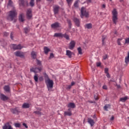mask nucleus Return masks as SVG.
Listing matches in <instances>:
<instances>
[{"label": "nucleus", "instance_id": "obj_1", "mask_svg": "<svg viewBox=\"0 0 129 129\" xmlns=\"http://www.w3.org/2000/svg\"><path fill=\"white\" fill-rule=\"evenodd\" d=\"M9 17L10 18L11 21L14 20V23H16V22H17V11L14 10L9 12Z\"/></svg>", "mask_w": 129, "mask_h": 129}, {"label": "nucleus", "instance_id": "obj_2", "mask_svg": "<svg viewBox=\"0 0 129 129\" xmlns=\"http://www.w3.org/2000/svg\"><path fill=\"white\" fill-rule=\"evenodd\" d=\"M37 62L38 65H39V66L40 67L38 68H32L30 69L31 72H34V73H38V72H41V71H42V63H41V61L39 60H37Z\"/></svg>", "mask_w": 129, "mask_h": 129}, {"label": "nucleus", "instance_id": "obj_3", "mask_svg": "<svg viewBox=\"0 0 129 129\" xmlns=\"http://www.w3.org/2000/svg\"><path fill=\"white\" fill-rule=\"evenodd\" d=\"M112 21L115 25H116V23H117V11H116V9H114L113 10L112 12Z\"/></svg>", "mask_w": 129, "mask_h": 129}, {"label": "nucleus", "instance_id": "obj_4", "mask_svg": "<svg viewBox=\"0 0 129 129\" xmlns=\"http://www.w3.org/2000/svg\"><path fill=\"white\" fill-rule=\"evenodd\" d=\"M45 83L47 85L48 91H50V88H53V85H54V82H53V80L48 79L45 81Z\"/></svg>", "mask_w": 129, "mask_h": 129}, {"label": "nucleus", "instance_id": "obj_5", "mask_svg": "<svg viewBox=\"0 0 129 129\" xmlns=\"http://www.w3.org/2000/svg\"><path fill=\"white\" fill-rule=\"evenodd\" d=\"M81 18H83V17H86V18H88L89 17V13L88 12H86V9H85V8L82 7L81 9Z\"/></svg>", "mask_w": 129, "mask_h": 129}, {"label": "nucleus", "instance_id": "obj_6", "mask_svg": "<svg viewBox=\"0 0 129 129\" xmlns=\"http://www.w3.org/2000/svg\"><path fill=\"white\" fill-rule=\"evenodd\" d=\"M3 129H13V127H12V125L10 124V122H7L3 126Z\"/></svg>", "mask_w": 129, "mask_h": 129}, {"label": "nucleus", "instance_id": "obj_7", "mask_svg": "<svg viewBox=\"0 0 129 129\" xmlns=\"http://www.w3.org/2000/svg\"><path fill=\"white\" fill-rule=\"evenodd\" d=\"M76 44V42H75V41L72 40L71 42L70 43L69 48L70 50H72L75 47V45Z\"/></svg>", "mask_w": 129, "mask_h": 129}, {"label": "nucleus", "instance_id": "obj_8", "mask_svg": "<svg viewBox=\"0 0 129 129\" xmlns=\"http://www.w3.org/2000/svg\"><path fill=\"white\" fill-rule=\"evenodd\" d=\"M13 50H20L22 49L21 44L17 45L16 44H12L11 45Z\"/></svg>", "mask_w": 129, "mask_h": 129}, {"label": "nucleus", "instance_id": "obj_9", "mask_svg": "<svg viewBox=\"0 0 129 129\" xmlns=\"http://www.w3.org/2000/svg\"><path fill=\"white\" fill-rule=\"evenodd\" d=\"M26 16L27 17V19H32V10L28 9L27 12Z\"/></svg>", "mask_w": 129, "mask_h": 129}, {"label": "nucleus", "instance_id": "obj_10", "mask_svg": "<svg viewBox=\"0 0 129 129\" xmlns=\"http://www.w3.org/2000/svg\"><path fill=\"white\" fill-rule=\"evenodd\" d=\"M0 98L2 100H3V101L9 100V97L3 94L0 95Z\"/></svg>", "mask_w": 129, "mask_h": 129}, {"label": "nucleus", "instance_id": "obj_11", "mask_svg": "<svg viewBox=\"0 0 129 129\" xmlns=\"http://www.w3.org/2000/svg\"><path fill=\"white\" fill-rule=\"evenodd\" d=\"M51 27L52 29H56V28H59V27H60V24L58 22H55L51 24Z\"/></svg>", "mask_w": 129, "mask_h": 129}, {"label": "nucleus", "instance_id": "obj_12", "mask_svg": "<svg viewBox=\"0 0 129 129\" xmlns=\"http://www.w3.org/2000/svg\"><path fill=\"white\" fill-rule=\"evenodd\" d=\"M53 12L54 13V15L58 14V12H59V6L55 5L53 7Z\"/></svg>", "mask_w": 129, "mask_h": 129}, {"label": "nucleus", "instance_id": "obj_13", "mask_svg": "<svg viewBox=\"0 0 129 129\" xmlns=\"http://www.w3.org/2000/svg\"><path fill=\"white\" fill-rule=\"evenodd\" d=\"M16 56L18 57H24V53L21 51H17L15 53Z\"/></svg>", "mask_w": 129, "mask_h": 129}, {"label": "nucleus", "instance_id": "obj_14", "mask_svg": "<svg viewBox=\"0 0 129 129\" xmlns=\"http://www.w3.org/2000/svg\"><path fill=\"white\" fill-rule=\"evenodd\" d=\"M73 54V52H71V51L69 50H67L66 51V55L67 56H68L69 58H72Z\"/></svg>", "mask_w": 129, "mask_h": 129}, {"label": "nucleus", "instance_id": "obj_15", "mask_svg": "<svg viewBox=\"0 0 129 129\" xmlns=\"http://www.w3.org/2000/svg\"><path fill=\"white\" fill-rule=\"evenodd\" d=\"M88 122L90 123L91 126H93V125H94V120L90 118L88 119Z\"/></svg>", "mask_w": 129, "mask_h": 129}, {"label": "nucleus", "instance_id": "obj_16", "mask_svg": "<svg viewBox=\"0 0 129 129\" xmlns=\"http://www.w3.org/2000/svg\"><path fill=\"white\" fill-rule=\"evenodd\" d=\"M68 107L70 108H75V104H74V103H69L68 105Z\"/></svg>", "mask_w": 129, "mask_h": 129}, {"label": "nucleus", "instance_id": "obj_17", "mask_svg": "<svg viewBox=\"0 0 129 129\" xmlns=\"http://www.w3.org/2000/svg\"><path fill=\"white\" fill-rule=\"evenodd\" d=\"M24 14H20L19 16L20 22H24V21H25V19H24Z\"/></svg>", "mask_w": 129, "mask_h": 129}, {"label": "nucleus", "instance_id": "obj_18", "mask_svg": "<svg viewBox=\"0 0 129 129\" xmlns=\"http://www.w3.org/2000/svg\"><path fill=\"white\" fill-rule=\"evenodd\" d=\"M54 37H59L60 38H63V34L61 33H55Z\"/></svg>", "mask_w": 129, "mask_h": 129}, {"label": "nucleus", "instance_id": "obj_19", "mask_svg": "<svg viewBox=\"0 0 129 129\" xmlns=\"http://www.w3.org/2000/svg\"><path fill=\"white\" fill-rule=\"evenodd\" d=\"M44 51L45 54H47L48 52H50V49L48 47L45 46L44 47Z\"/></svg>", "mask_w": 129, "mask_h": 129}, {"label": "nucleus", "instance_id": "obj_20", "mask_svg": "<svg viewBox=\"0 0 129 129\" xmlns=\"http://www.w3.org/2000/svg\"><path fill=\"white\" fill-rule=\"evenodd\" d=\"M22 107L23 108H29V107H30V104L29 103H25L23 104Z\"/></svg>", "mask_w": 129, "mask_h": 129}, {"label": "nucleus", "instance_id": "obj_21", "mask_svg": "<svg viewBox=\"0 0 129 129\" xmlns=\"http://www.w3.org/2000/svg\"><path fill=\"white\" fill-rule=\"evenodd\" d=\"M5 91H6V92H10V86H5L4 88Z\"/></svg>", "mask_w": 129, "mask_h": 129}, {"label": "nucleus", "instance_id": "obj_22", "mask_svg": "<svg viewBox=\"0 0 129 129\" xmlns=\"http://www.w3.org/2000/svg\"><path fill=\"white\" fill-rule=\"evenodd\" d=\"M74 21L75 23H76V24L77 25V26H78V27H79V24H80V22L79 21V19L77 18H75Z\"/></svg>", "mask_w": 129, "mask_h": 129}, {"label": "nucleus", "instance_id": "obj_23", "mask_svg": "<svg viewBox=\"0 0 129 129\" xmlns=\"http://www.w3.org/2000/svg\"><path fill=\"white\" fill-rule=\"evenodd\" d=\"M127 99H128V98L127 96H126V97L120 98V101L124 102V101H125L126 100H127Z\"/></svg>", "mask_w": 129, "mask_h": 129}, {"label": "nucleus", "instance_id": "obj_24", "mask_svg": "<svg viewBox=\"0 0 129 129\" xmlns=\"http://www.w3.org/2000/svg\"><path fill=\"white\" fill-rule=\"evenodd\" d=\"M31 56L33 59H36V57L37 56V53L36 52L32 51L31 52Z\"/></svg>", "mask_w": 129, "mask_h": 129}, {"label": "nucleus", "instance_id": "obj_25", "mask_svg": "<svg viewBox=\"0 0 129 129\" xmlns=\"http://www.w3.org/2000/svg\"><path fill=\"white\" fill-rule=\"evenodd\" d=\"M64 116L69 115V116H71V115H72V113L71 112V111H70V112H66V111H65L64 112Z\"/></svg>", "mask_w": 129, "mask_h": 129}, {"label": "nucleus", "instance_id": "obj_26", "mask_svg": "<svg viewBox=\"0 0 129 129\" xmlns=\"http://www.w3.org/2000/svg\"><path fill=\"white\" fill-rule=\"evenodd\" d=\"M19 5L20 6H25V1L24 0H19Z\"/></svg>", "mask_w": 129, "mask_h": 129}, {"label": "nucleus", "instance_id": "obj_27", "mask_svg": "<svg viewBox=\"0 0 129 129\" xmlns=\"http://www.w3.org/2000/svg\"><path fill=\"white\" fill-rule=\"evenodd\" d=\"M85 28H87V29H91L92 28V25L90 23L86 24Z\"/></svg>", "mask_w": 129, "mask_h": 129}, {"label": "nucleus", "instance_id": "obj_28", "mask_svg": "<svg viewBox=\"0 0 129 129\" xmlns=\"http://www.w3.org/2000/svg\"><path fill=\"white\" fill-rule=\"evenodd\" d=\"M122 41V38H118L117 41V43L119 46H121V43L120 42Z\"/></svg>", "mask_w": 129, "mask_h": 129}, {"label": "nucleus", "instance_id": "obj_29", "mask_svg": "<svg viewBox=\"0 0 129 129\" xmlns=\"http://www.w3.org/2000/svg\"><path fill=\"white\" fill-rule=\"evenodd\" d=\"M63 37L67 40H69V35H68L67 33L63 34Z\"/></svg>", "mask_w": 129, "mask_h": 129}, {"label": "nucleus", "instance_id": "obj_30", "mask_svg": "<svg viewBox=\"0 0 129 129\" xmlns=\"http://www.w3.org/2000/svg\"><path fill=\"white\" fill-rule=\"evenodd\" d=\"M78 51L80 55H82V49H81V47L78 48Z\"/></svg>", "mask_w": 129, "mask_h": 129}, {"label": "nucleus", "instance_id": "obj_31", "mask_svg": "<svg viewBox=\"0 0 129 129\" xmlns=\"http://www.w3.org/2000/svg\"><path fill=\"white\" fill-rule=\"evenodd\" d=\"M79 3V0H78V1H76L75 2V4L74 5V7L75 8H78V3Z\"/></svg>", "mask_w": 129, "mask_h": 129}, {"label": "nucleus", "instance_id": "obj_32", "mask_svg": "<svg viewBox=\"0 0 129 129\" xmlns=\"http://www.w3.org/2000/svg\"><path fill=\"white\" fill-rule=\"evenodd\" d=\"M34 79L35 82H38V75L36 74L34 77Z\"/></svg>", "mask_w": 129, "mask_h": 129}, {"label": "nucleus", "instance_id": "obj_33", "mask_svg": "<svg viewBox=\"0 0 129 129\" xmlns=\"http://www.w3.org/2000/svg\"><path fill=\"white\" fill-rule=\"evenodd\" d=\"M11 111L13 113H18V109H17V108L11 109Z\"/></svg>", "mask_w": 129, "mask_h": 129}, {"label": "nucleus", "instance_id": "obj_34", "mask_svg": "<svg viewBox=\"0 0 129 129\" xmlns=\"http://www.w3.org/2000/svg\"><path fill=\"white\" fill-rule=\"evenodd\" d=\"M34 0H31L30 3V5L31 7H34V6L35 5V3H34Z\"/></svg>", "mask_w": 129, "mask_h": 129}, {"label": "nucleus", "instance_id": "obj_35", "mask_svg": "<svg viewBox=\"0 0 129 129\" xmlns=\"http://www.w3.org/2000/svg\"><path fill=\"white\" fill-rule=\"evenodd\" d=\"M67 2L69 6H71V4H72V2H73V0H67Z\"/></svg>", "mask_w": 129, "mask_h": 129}, {"label": "nucleus", "instance_id": "obj_36", "mask_svg": "<svg viewBox=\"0 0 129 129\" xmlns=\"http://www.w3.org/2000/svg\"><path fill=\"white\" fill-rule=\"evenodd\" d=\"M110 106V105H109V104L106 105L104 107V109H105V110H107V108L109 107Z\"/></svg>", "mask_w": 129, "mask_h": 129}, {"label": "nucleus", "instance_id": "obj_37", "mask_svg": "<svg viewBox=\"0 0 129 129\" xmlns=\"http://www.w3.org/2000/svg\"><path fill=\"white\" fill-rule=\"evenodd\" d=\"M105 38H106V37L103 36H102V42L103 45H104L105 44L104 40H105Z\"/></svg>", "mask_w": 129, "mask_h": 129}, {"label": "nucleus", "instance_id": "obj_38", "mask_svg": "<svg viewBox=\"0 0 129 129\" xmlns=\"http://www.w3.org/2000/svg\"><path fill=\"white\" fill-rule=\"evenodd\" d=\"M15 125L16 127H20V126H21V124H20L19 123H16L15 124Z\"/></svg>", "mask_w": 129, "mask_h": 129}, {"label": "nucleus", "instance_id": "obj_39", "mask_svg": "<svg viewBox=\"0 0 129 129\" xmlns=\"http://www.w3.org/2000/svg\"><path fill=\"white\" fill-rule=\"evenodd\" d=\"M125 44H129V38L125 39Z\"/></svg>", "mask_w": 129, "mask_h": 129}, {"label": "nucleus", "instance_id": "obj_40", "mask_svg": "<svg viewBox=\"0 0 129 129\" xmlns=\"http://www.w3.org/2000/svg\"><path fill=\"white\" fill-rule=\"evenodd\" d=\"M51 58H54V54L53 53H51L49 56V59H51Z\"/></svg>", "mask_w": 129, "mask_h": 129}, {"label": "nucleus", "instance_id": "obj_41", "mask_svg": "<svg viewBox=\"0 0 129 129\" xmlns=\"http://www.w3.org/2000/svg\"><path fill=\"white\" fill-rule=\"evenodd\" d=\"M24 32L25 34H27V33H29V29H28V28H25Z\"/></svg>", "mask_w": 129, "mask_h": 129}, {"label": "nucleus", "instance_id": "obj_42", "mask_svg": "<svg viewBox=\"0 0 129 129\" xmlns=\"http://www.w3.org/2000/svg\"><path fill=\"white\" fill-rule=\"evenodd\" d=\"M96 65L97 67H99L101 65V63L100 62H97Z\"/></svg>", "mask_w": 129, "mask_h": 129}, {"label": "nucleus", "instance_id": "obj_43", "mask_svg": "<svg viewBox=\"0 0 129 129\" xmlns=\"http://www.w3.org/2000/svg\"><path fill=\"white\" fill-rule=\"evenodd\" d=\"M39 81H43L44 80V79L43 78V77H40L39 78Z\"/></svg>", "mask_w": 129, "mask_h": 129}, {"label": "nucleus", "instance_id": "obj_44", "mask_svg": "<svg viewBox=\"0 0 129 129\" xmlns=\"http://www.w3.org/2000/svg\"><path fill=\"white\" fill-rule=\"evenodd\" d=\"M105 73H108V68H105L104 70Z\"/></svg>", "mask_w": 129, "mask_h": 129}, {"label": "nucleus", "instance_id": "obj_45", "mask_svg": "<svg viewBox=\"0 0 129 129\" xmlns=\"http://www.w3.org/2000/svg\"><path fill=\"white\" fill-rule=\"evenodd\" d=\"M23 125H24V126H25L26 128H28V125H27V124H26L25 123H23Z\"/></svg>", "mask_w": 129, "mask_h": 129}, {"label": "nucleus", "instance_id": "obj_46", "mask_svg": "<svg viewBox=\"0 0 129 129\" xmlns=\"http://www.w3.org/2000/svg\"><path fill=\"white\" fill-rule=\"evenodd\" d=\"M9 34L7 32H4V36L5 37H7V36H9Z\"/></svg>", "mask_w": 129, "mask_h": 129}, {"label": "nucleus", "instance_id": "obj_47", "mask_svg": "<svg viewBox=\"0 0 129 129\" xmlns=\"http://www.w3.org/2000/svg\"><path fill=\"white\" fill-rule=\"evenodd\" d=\"M103 89H105V90L107 89V86H106V85H104L103 86Z\"/></svg>", "mask_w": 129, "mask_h": 129}, {"label": "nucleus", "instance_id": "obj_48", "mask_svg": "<svg viewBox=\"0 0 129 129\" xmlns=\"http://www.w3.org/2000/svg\"><path fill=\"white\" fill-rule=\"evenodd\" d=\"M103 58L104 60L106 59V58H107V55L106 54L105 55H104V56L103 57Z\"/></svg>", "mask_w": 129, "mask_h": 129}, {"label": "nucleus", "instance_id": "obj_49", "mask_svg": "<svg viewBox=\"0 0 129 129\" xmlns=\"http://www.w3.org/2000/svg\"><path fill=\"white\" fill-rule=\"evenodd\" d=\"M68 23L69 26H71V21L70 20H68Z\"/></svg>", "mask_w": 129, "mask_h": 129}, {"label": "nucleus", "instance_id": "obj_50", "mask_svg": "<svg viewBox=\"0 0 129 129\" xmlns=\"http://www.w3.org/2000/svg\"><path fill=\"white\" fill-rule=\"evenodd\" d=\"M12 4H13V2H12V1L10 0L8 4L9 6L12 5Z\"/></svg>", "mask_w": 129, "mask_h": 129}, {"label": "nucleus", "instance_id": "obj_51", "mask_svg": "<svg viewBox=\"0 0 129 129\" xmlns=\"http://www.w3.org/2000/svg\"><path fill=\"white\" fill-rule=\"evenodd\" d=\"M34 113H36V114H41V112L39 111H35Z\"/></svg>", "mask_w": 129, "mask_h": 129}, {"label": "nucleus", "instance_id": "obj_52", "mask_svg": "<svg viewBox=\"0 0 129 129\" xmlns=\"http://www.w3.org/2000/svg\"><path fill=\"white\" fill-rule=\"evenodd\" d=\"M13 35H14V33H13V32H11V39H13Z\"/></svg>", "mask_w": 129, "mask_h": 129}, {"label": "nucleus", "instance_id": "obj_53", "mask_svg": "<svg viewBox=\"0 0 129 129\" xmlns=\"http://www.w3.org/2000/svg\"><path fill=\"white\" fill-rule=\"evenodd\" d=\"M106 74L108 78H109V77H110V76L109 75V74L108 73H106Z\"/></svg>", "mask_w": 129, "mask_h": 129}, {"label": "nucleus", "instance_id": "obj_54", "mask_svg": "<svg viewBox=\"0 0 129 129\" xmlns=\"http://www.w3.org/2000/svg\"><path fill=\"white\" fill-rule=\"evenodd\" d=\"M94 98L95 100H98V99H99L98 96H94Z\"/></svg>", "mask_w": 129, "mask_h": 129}, {"label": "nucleus", "instance_id": "obj_55", "mask_svg": "<svg viewBox=\"0 0 129 129\" xmlns=\"http://www.w3.org/2000/svg\"><path fill=\"white\" fill-rule=\"evenodd\" d=\"M105 7H106V6H105V4H103V5H102V9H105Z\"/></svg>", "mask_w": 129, "mask_h": 129}, {"label": "nucleus", "instance_id": "obj_56", "mask_svg": "<svg viewBox=\"0 0 129 129\" xmlns=\"http://www.w3.org/2000/svg\"><path fill=\"white\" fill-rule=\"evenodd\" d=\"M74 84H75V83L74 82H72L71 86H73V85H74Z\"/></svg>", "mask_w": 129, "mask_h": 129}, {"label": "nucleus", "instance_id": "obj_57", "mask_svg": "<svg viewBox=\"0 0 129 129\" xmlns=\"http://www.w3.org/2000/svg\"><path fill=\"white\" fill-rule=\"evenodd\" d=\"M113 119H114V117L112 116V117H111L110 120H113Z\"/></svg>", "mask_w": 129, "mask_h": 129}, {"label": "nucleus", "instance_id": "obj_58", "mask_svg": "<svg viewBox=\"0 0 129 129\" xmlns=\"http://www.w3.org/2000/svg\"><path fill=\"white\" fill-rule=\"evenodd\" d=\"M71 85H69V86H68V88L69 89H70V88H71Z\"/></svg>", "mask_w": 129, "mask_h": 129}, {"label": "nucleus", "instance_id": "obj_59", "mask_svg": "<svg viewBox=\"0 0 129 129\" xmlns=\"http://www.w3.org/2000/svg\"><path fill=\"white\" fill-rule=\"evenodd\" d=\"M89 3H91V0H88V4H89Z\"/></svg>", "mask_w": 129, "mask_h": 129}, {"label": "nucleus", "instance_id": "obj_60", "mask_svg": "<svg viewBox=\"0 0 129 129\" xmlns=\"http://www.w3.org/2000/svg\"><path fill=\"white\" fill-rule=\"evenodd\" d=\"M37 3H38V2H41V0H36Z\"/></svg>", "mask_w": 129, "mask_h": 129}, {"label": "nucleus", "instance_id": "obj_61", "mask_svg": "<svg viewBox=\"0 0 129 129\" xmlns=\"http://www.w3.org/2000/svg\"><path fill=\"white\" fill-rule=\"evenodd\" d=\"M44 75H45V76H46V77H48V75H47V74H44Z\"/></svg>", "mask_w": 129, "mask_h": 129}, {"label": "nucleus", "instance_id": "obj_62", "mask_svg": "<svg viewBox=\"0 0 129 129\" xmlns=\"http://www.w3.org/2000/svg\"><path fill=\"white\" fill-rule=\"evenodd\" d=\"M123 0H120V2H122Z\"/></svg>", "mask_w": 129, "mask_h": 129}, {"label": "nucleus", "instance_id": "obj_63", "mask_svg": "<svg viewBox=\"0 0 129 129\" xmlns=\"http://www.w3.org/2000/svg\"><path fill=\"white\" fill-rule=\"evenodd\" d=\"M47 1H48L49 2H50V1H51V0H47Z\"/></svg>", "mask_w": 129, "mask_h": 129}, {"label": "nucleus", "instance_id": "obj_64", "mask_svg": "<svg viewBox=\"0 0 129 129\" xmlns=\"http://www.w3.org/2000/svg\"><path fill=\"white\" fill-rule=\"evenodd\" d=\"M112 0H110V2H111Z\"/></svg>", "mask_w": 129, "mask_h": 129}]
</instances>
